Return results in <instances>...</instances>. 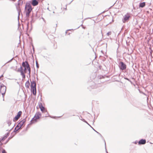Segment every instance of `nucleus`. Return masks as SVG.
<instances>
[{
  "label": "nucleus",
  "instance_id": "nucleus-4",
  "mask_svg": "<svg viewBox=\"0 0 153 153\" xmlns=\"http://www.w3.org/2000/svg\"><path fill=\"white\" fill-rule=\"evenodd\" d=\"M6 87L2 83H0V93L1 94L3 98L6 93Z\"/></svg>",
  "mask_w": 153,
  "mask_h": 153
},
{
  "label": "nucleus",
  "instance_id": "nucleus-30",
  "mask_svg": "<svg viewBox=\"0 0 153 153\" xmlns=\"http://www.w3.org/2000/svg\"><path fill=\"white\" fill-rule=\"evenodd\" d=\"M2 153H7V152L4 149H3L2 151Z\"/></svg>",
  "mask_w": 153,
  "mask_h": 153
},
{
  "label": "nucleus",
  "instance_id": "nucleus-17",
  "mask_svg": "<svg viewBox=\"0 0 153 153\" xmlns=\"http://www.w3.org/2000/svg\"><path fill=\"white\" fill-rule=\"evenodd\" d=\"M25 87L27 88H29L30 86V83L28 80L25 83Z\"/></svg>",
  "mask_w": 153,
  "mask_h": 153
},
{
  "label": "nucleus",
  "instance_id": "nucleus-18",
  "mask_svg": "<svg viewBox=\"0 0 153 153\" xmlns=\"http://www.w3.org/2000/svg\"><path fill=\"white\" fill-rule=\"evenodd\" d=\"M35 117H34L30 121V124H32L34 123V122H36V119H35Z\"/></svg>",
  "mask_w": 153,
  "mask_h": 153
},
{
  "label": "nucleus",
  "instance_id": "nucleus-16",
  "mask_svg": "<svg viewBox=\"0 0 153 153\" xmlns=\"http://www.w3.org/2000/svg\"><path fill=\"white\" fill-rule=\"evenodd\" d=\"M20 72L21 73V75L22 76V79H25V76L23 71H21V72Z\"/></svg>",
  "mask_w": 153,
  "mask_h": 153
},
{
  "label": "nucleus",
  "instance_id": "nucleus-1",
  "mask_svg": "<svg viewBox=\"0 0 153 153\" xmlns=\"http://www.w3.org/2000/svg\"><path fill=\"white\" fill-rule=\"evenodd\" d=\"M25 9L26 12V17L28 18L30 15V14L32 10V8L30 4L29 3H26Z\"/></svg>",
  "mask_w": 153,
  "mask_h": 153
},
{
  "label": "nucleus",
  "instance_id": "nucleus-32",
  "mask_svg": "<svg viewBox=\"0 0 153 153\" xmlns=\"http://www.w3.org/2000/svg\"><path fill=\"white\" fill-rule=\"evenodd\" d=\"M3 77V75H1L0 76V79L1 80L2 79H1V78L2 77Z\"/></svg>",
  "mask_w": 153,
  "mask_h": 153
},
{
  "label": "nucleus",
  "instance_id": "nucleus-27",
  "mask_svg": "<svg viewBox=\"0 0 153 153\" xmlns=\"http://www.w3.org/2000/svg\"><path fill=\"white\" fill-rule=\"evenodd\" d=\"M90 126L93 129V130H94L95 132H96L98 134L100 135H101V136H102L98 132H97V131H96V130H95L93 128H92L91 126Z\"/></svg>",
  "mask_w": 153,
  "mask_h": 153
},
{
  "label": "nucleus",
  "instance_id": "nucleus-40",
  "mask_svg": "<svg viewBox=\"0 0 153 153\" xmlns=\"http://www.w3.org/2000/svg\"><path fill=\"white\" fill-rule=\"evenodd\" d=\"M91 18H87V19H90Z\"/></svg>",
  "mask_w": 153,
  "mask_h": 153
},
{
  "label": "nucleus",
  "instance_id": "nucleus-22",
  "mask_svg": "<svg viewBox=\"0 0 153 153\" xmlns=\"http://www.w3.org/2000/svg\"><path fill=\"white\" fill-rule=\"evenodd\" d=\"M7 123L8 124V126H10V125H11V121L10 120H8L7 121Z\"/></svg>",
  "mask_w": 153,
  "mask_h": 153
},
{
  "label": "nucleus",
  "instance_id": "nucleus-11",
  "mask_svg": "<svg viewBox=\"0 0 153 153\" xmlns=\"http://www.w3.org/2000/svg\"><path fill=\"white\" fill-rule=\"evenodd\" d=\"M130 17V16L129 14L126 15L124 16V19L123 20V22H125L127 20L129 19V18Z\"/></svg>",
  "mask_w": 153,
  "mask_h": 153
},
{
  "label": "nucleus",
  "instance_id": "nucleus-26",
  "mask_svg": "<svg viewBox=\"0 0 153 153\" xmlns=\"http://www.w3.org/2000/svg\"><path fill=\"white\" fill-rule=\"evenodd\" d=\"M36 67L37 68H38L39 67V65L37 61H36Z\"/></svg>",
  "mask_w": 153,
  "mask_h": 153
},
{
  "label": "nucleus",
  "instance_id": "nucleus-23",
  "mask_svg": "<svg viewBox=\"0 0 153 153\" xmlns=\"http://www.w3.org/2000/svg\"><path fill=\"white\" fill-rule=\"evenodd\" d=\"M124 79L127 80H128V81H129V82H130L131 84L132 83V82L131 81V80H130L129 79H128V78H127V77H125L124 78Z\"/></svg>",
  "mask_w": 153,
  "mask_h": 153
},
{
  "label": "nucleus",
  "instance_id": "nucleus-41",
  "mask_svg": "<svg viewBox=\"0 0 153 153\" xmlns=\"http://www.w3.org/2000/svg\"><path fill=\"white\" fill-rule=\"evenodd\" d=\"M52 118H54L53 117H52Z\"/></svg>",
  "mask_w": 153,
  "mask_h": 153
},
{
  "label": "nucleus",
  "instance_id": "nucleus-12",
  "mask_svg": "<svg viewBox=\"0 0 153 153\" xmlns=\"http://www.w3.org/2000/svg\"><path fill=\"white\" fill-rule=\"evenodd\" d=\"M41 116V114L39 112H37L35 114L34 117H35V119H38Z\"/></svg>",
  "mask_w": 153,
  "mask_h": 153
},
{
  "label": "nucleus",
  "instance_id": "nucleus-19",
  "mask_svg": "<svg viewBox=\"0 0 153 153\" xmlns=\"http://www.w3.org/2000/svg\"><path fill=\"white\" fill-rule=\"evenodd\" d=\"M20 128L18 127H17V126H16V127L15 128L14 131L15 132H16L18 130H19V129H20Z\"/></svg>",
  "mask_w": 153,
  "mask_h": 153
},
{
  "label": "nucleus",
  "instance_id": "nucleus-35",
  "mask_svg": "<svg viewBox=\"0 0 153 153\" xmlns=\"http://www.w3.org/2000/svg\"><path fill=\"white\" fill-rule=\"evenodd\" d=\"M28 24H27V29H28Z\"/></svg>",
  "mask_w": 153,
  "mask_h": 153
},
{
  "label": "nucleus",
  "instance_id": "nucleus-9",
  "mask_svg": "<svg viewBox=\"0 0 153 153\" xmlns=\"http://www.w3.org/2000/svg\"><path fill=\"white\" fill-rule=\"evenodd\" d=\"M22 111H20L17 113V115H16L13 119V121L14 122L18 120L19 118L20 117L22 114Z\"/></svg>",
  "mask_w": 153,
  "mask_h": 153
},
{
  "label": "nucleus",
  "instance_id": "nucleus-15",
  "mask_svg": "<svg viewBox=\"0 0 153 153\" xmlns=\"http://www.w3.org/2000/svg\"><path fill=\"white\" fill-rule=\"evenodd\" d=\"M145 5L146 3L145 2L140 3L139 4V7L143 8L145 6Z\"/></svg>",
  "mask_w": 153,
  "mask_h": 153
},
{
  "label": "nucleus",
  "instance_id": "nucleus-29",
  "mask_svg": "<svg viewBox=\"0 0 153 153\" xmlns=\"http://www.w3.org/2000/svg\"><path fill=\"white\" fill-rule=\"evenodd\" d=\"M140 92L142 94H144V95H146V96H147V95L145 94V93H144L143 92H141V91H140Z\"/></svg>",
  "mask_w": 153,
  "mask_h": 153
},
{
  "label": "nucleus",
  "instance_id": "nucleus-39",
  "mask_svg": "<svg viewBox=\"0 0 153 153\" xmlns=\"http://www.w3.org/2000/svg\"><path fill=\"white\" fill-rule=\"evenodd\" d=\"M33 51H34V48L33 47Z\"/></svg>",
  "mask_w": 153,
  "mask_h": 153
},
{
  "label": "nucleus",
  "instance_id": "nucleus-28",
  "mask_svg": "<svg viewBox=\"0 0 153 153\" xmlns=\"http://www.w3.org/2000/svg\"><path fill=\"white\" fill-rule=\"evenodd\" d=\"M9 133H7L6 134H5V135L4 136H5V137H6V138H7L8 136L9 135Z\"/></svg>",
  "mask_w": 153,
  "mask_h": 153
},
{
  "label": "nucleus",
  "instance_id": "nucleus-36",
  "mask_svg": "<svg viewBox=\"0 0 153 153\" xmlns=\"http://www.w3.org/2000/svg\"><path fill=\"white\" fill-rule=\"evenodd\" d=\"M135 144H136L137 143V141H135L134 143Z\"/></svg>",
  "mask_w": 153,
  "mask_h": 153
},
{
  "label": "nucleus",
  "instance_id": "nucleus-24",
  "mask_svg": "<svg viewBox=\"0 0 153 153\" xmlns=\"http://www.w3.org/2000/svg\"><path fill=\"white\" fill-rule=\"evenodd\" d=\"M111 31H110L108 32L107 33L106 35L108 36H109V35H111Z\"/></svg>",
  "mask_w": 153,
  "mask_h": 153
},
{
  "label": "nucleus",
  "instance_id": "nucleus-37",
  "mask_svg": "<svg viewBox=\"0 0 153 153\" xmlns=\"http://www.w3.org/2000/svg\"><path fill=\"white\" fill-rule=\"evenodd\" d=\"M84 122L85 120L84 119H83L82 120Z\"/></svg>",
  "mask_w": 153,
  "mask_h": 153
},
{
  "label": "nucleus",
  "instance_id": "nucleus-25",
  "mask_svg": "<svg viewBox=\"0 0 153 153\" xmlns=\"http://www.w3.org/2000/svg\"><path fill=\"white\" fill-rule=\"evenodd\" d=\"M20 72H21V71H23V68L22 66H21L19 69L18 70Z\"/></svg>",
  "mask_w": 153,
  "mask_h": 153
},
{
  "label": "nucleus",
  "instance_id": "nucleus-33",
  "mask_svg": "<svg viewBox=\"0 0 153 153\" xmlns=\"http://www.w3.org/2000/svg\"><path fill=\"white\" fill-rule=\"evenodd\" d=\"M2 141L0 140V145H1L2 144V143H1V141Z\"/></svg>",
  "mask_w": 153,
  "mask_h": 153
},
{
  "label": "nucleus",
  "instance_id": "nucleus-31",
  "mask_svg": "<svg viewBox=\"0 0 153 153\" xmlns=\"http://www.w3.org/2000/svg\"><path fill=\"white\" fill-rule=\"evenodd\" d=\"M104 142H105V148H106V143H105V140H104ZM105 149H106V152H107V153H108L107 150H106V148H105Z\"/></svg>",
  "mask_w": 153,
  "mask_h": 153
},
{
  "label": "nucleus",
  "instance_id": "nucleus-10",
  "mask_svg": "<svg viewBox=\"0 0 153 153\" xmlns=\"http://www.w3.org/2000/svg\"><path fill=\"white\" fill-rule=\"evenodd\" d=\"M91 84L92 85H90L88 87V89L90 90L91 88L94 89L97 88V84H95L94 82H91Z\"/></svg>",
  "mask_w": 153,
  "mask_h": 153
},
{
  "label": "nucleus",
  "instance_id": "nucleus-14",
  "mask_svg": "<svg viewBox=\"0 0 153 153\" xmlns=\"http://www.w3.org/2000/svg\"><path fill=\"white\" fill-rule=\"evenodd\" d=\"M31 4L33 6H36L38 4V2L36 0H33Z\"/></svg>",
  "mask_w": 153,
  "mask_h": 153
},
{
  "label": "nucleus",
  "instance_id": "nucleus-20",
  "mask_svg": "<svg viewBox=\"0 0 153 153\" xmlns=\"http://www.w3.org/2000/svg\"><path fill=\"white\" fill-rule=\"evenodd\" d=\"M6 137H5V136H4V137H3L2 138H1L0 139V140H1L3 141L4 140H5L6 138Z\"/></svg>",
  "mask_w": 153,
  "mask_h": 153
},
{
  "label": "nucleus",
  "instance_id": "nucleus-3",
  "mask_svg": "<svg viewBox=\"0 0 153 153\" xmlns=\"http://www.w3.org/2000/svg\"><path fill=\"white\" fill-rule=\"evenodd\" d=\"M36 84L35 81H33L31 82V89L33 94L36 95Z\"/></svg>",
  "mask_w": 153,
  "mask_h": 153
},
{
  "label": "nucleus",
  "instance_id": "nucleus-34",
  "mask_svg": "<svg viewBox=\"0 0 153 153\" xmlns=\"http://www.w3.org/2000/svg\"><path fill=\"white\" fill-rule=\"evenodd\" d=\"M84 122H85V123H87V124H88V125H89L90 126H90V125H89V124L87 122V121H86L85 120Z\"/></svg>",
  "mask_w": 153,
  "mask_h": 153
},
{
  "label": "nucleus",
  "instance_id": "nucleus-6",
  "mask_svg": "<svg viewBox=\"0 0 153 153\" xmlns=\"http://www.w3.org/2000/svg\"><path fill=\"white\" fill-rule=\"evenodd\" d=\"M22 66L24 68V71L25 72L27 69L30 67V65L27 61H25V62H23L22 63Z\"/></svg>",
  "mask_w": 153,
  "mask_h": 153
},
{
  "label": "nucleus",
  "instance_id": "nucleus-7",
  "mask_svg": "<svg viewBox=\"0 0 153 153\" xmlns=\"http://www.w3.org/2000/svg\"><path fill=\"white\" fill-rule=\"evenodd\" d=\"M119 67L120 69L122 70H125L126 68V65L122 62H121L119 63Z\"/></svg>",
  "mask_w": 153,
  "mask_h": 153
},
{
  "label": "nucleus",
  "instance_id": "nucleus-2",
  "mask_svg": "<svg viewBox=\"0 0 153 153\" xmlns=\"http://www.w3.org/2000/svg\"><path fill=\"white\" fill-rule=\"evenodd\" d=\"M23 3L22 0H19L17 3L15 4L16 9L17 10L18 13L19 17L20 15V13H21V7Z\"/></svg>",
  "mask_w": 153,
  "mask_h": 153
},
{
  "label": "nucleus",
  "instance_id": "nucleus-8",
  "mask_svg": "<svg viewBox=\"0 0 153 153\" xmlns=\"http://www.w3.org/2000/svg\"><path fill=\"white\" fill-rule=\"evenodd\" d=\"M27 117H26L23 119V120H21L19 123H18L17 126V127H18L20 128L23 125L25 122L26 121V119Z\"/></svg>",
  "mask_w": 153,
  "mask_h": 153
},
{
  "label": "nucleus",
  "instance_id": "nucleus-5",
  "mask_svg": "<svg viewBox=\"0 0 153 153\" xmlns=\"http://www.w3.org/2000/svg\"><path fill=\"white\" fill-rule=\"evenodd\" d=\"M39 107L40 108L41 111L43 113L46 112L47 113L46 115L45 116V117H47L49 116V114H48V113L47 112V110H45V107L43 106L42 104L41 103H39Z\"/></svg>",
  "mask_w": 153,
  "mask_h": 153
},
{
  "label": "nucleus",
  "instance_id": "nucleus-13",
  "mask_svg": "<svg viewBox=\"0 0 153 153\" xmlns=\"http://www.w3.org/2000/svg\"><path fill=\"white\" fill-rule=\"evenodd\" d=\"M146 141L145 139H142L138 142V144L143 145L146 143Z\"/></svg>",
  "mask_w": 153,
  "mask_h": 153
},
{
  "label": "nucleus",
  "instance_id": "nucleus-21",
  "mask_svg": "<svg viewBox=\"0 0 153 153\" xmlns=\"http://www.w3.org/2000/svg\"><path fill=\"white\" fill-rule=\"evenodd\" d=\"M27 69L28 70L29 73H28V75H29V76H30V67L28 68Z\"/></svg>",
  "mask_w": 153,
  "mask_h": 153
},
{
  "label": "nucleus",
  "instance_id": "nucleus-38",
  "mask_svg": "<svg viewBox=\"0 0 153 153\" xmlns=\"http://www.w3.org/2000/svg\"><path fill=\"white\" fill-rule=\"evenodd\" d=\"M16 0H11V1H15Z\"/></svg>",
  "mask_w": 153,
  "mask_h": 153
}]
</instances>
